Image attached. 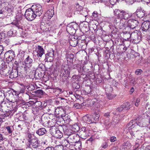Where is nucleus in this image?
I'll return each mask as SVG.
<instances>
[{"label":"nucleus","instance_id":"052dcab7","mask_svg":"<svg viewBox=\"0 0 150 150\" xmlns=\"http://www.w3.org/2000/svg\"><path fill=\"white\" fill-rule=\"evenodd\" d=\"M28 142H29V140H32L31 134H30L28 133Z\"/></svg>","mask_w":150,"mask_h":150},{"label":"nucleus","instance_id":"e433bc0d","mask_svg":"<svg viewBox=\"0 0 150 150\" xmlns=\"http://www.w3.org/2000/svg\"><path fill=\"white\" fill-rule=\"evenodd\" d=\"M62 76L61 77V80L63 83H65L67 82V79H68V77H69V76L65 74H62Z\"/></svg>","mask_w":150,"mask_h":150},{"label":"nucleus","instance_id":"c9c22d12","mask_svg":"<svg viewBox=\"0 0 150 150\" xmlns=\"http://www.w3.org/2000/svg\"><path fill=\"white\" fill-rule=\"evenodd\" d=\"M46 31H48L50 33H55V29L54 26H51L48 25L47 30H46Z\"/></svg>","mask_w":150,"mask_h":150},{"label":"nucleus","instance_id":"6e6552de","mask_svg":"<svg viewBox=\"0 0 150 150\" xmlns=\"http://www.w3.org/2000/svg\"><path fill=\"white\" fill-rule=\"evenodd\" d=\"M37 15V16H40L42 13L43 10L41 6L39 4L33 5L30 8Z\"/></svg>","mask_w":150,"mask_h":150},{"label":"nucleus","instance_id":"0eeeda50","mask_svg":"<svg viewBox=\"0 0 150 150\" xmlns=\"http://www.w3.org/2000/svg\"><path fill=\"white\" fill-rule=\"evenodd\" d=\"M139 23V21L134 19H129L127 22L126 28H129L133 29L138 26Z\"/></svg>","mask_w":150,"mask_h":150},{"label":"nucleus","instance_id":"37998d69","mask_svg":"<svg viewBox=\"0 0 150 150\" xmlns=\"http://www.w3.org/2000/svg\"><path fill=\"white\" fill-rule=\"evenodd\" d=\"M143 72V71L141 69H138L135 71V74L137 75H140Z\"/></svg>","mask_w":150,"mask_h":150},{"label":"nucleus","instance_id":"69168bd1","mask_svg":"<svg viewBox=\"0 0 150 150\" xmlns=\"http://www.w3.org/2000/svg\"><path fill=\"white\" fill-rule=\"evenodd\" d=\"M44 150H54L53 147H47Z\"/></svg>","mask_w":150,"mask_h":150},{"label":"nucleus","instance_id":"9d476101","mask_svg":"<svg viewBox=\"0 0 150 150\" xmlns=\"http://www.w3.org/2000/svg\"><path fill=\"white\" fill-rule=\"evenodd\" d=\"M15 57L14 52L12 50L6 52L4 54V57L10 62L12 61Z\"/></svg>","mask_w":150,"mask_h":150},{"label":"nucleus","instance_id":"2eb2a0df","mask_svg":"<svg viewBox=\"0 0 150 150\" xmlns=\"http://www.w3.org/2000/svg\"><path fill=\"white\" fill-rule=\"evenodd\" d=\"M12 108H10L9 109L6 111V112L4 114H2L1 115V118H3L5 117H7L9 116L11 113V115L12 116L14 114L15 112L16 111L17 109L15 107L13 108L12 107Z\"/></svg>","mask_w":150,"mask_h":150},{"label":"nucleus","instance_id":"f257e3e1","mask_svg":"<svg viewBox=\"0 0 150 150\" xmlns=\"http://www.w3.org/2000/svg\"><path fill=\"white\" fill-rule=\"evenodd\" d=\"M114 14L115 16L113 18V24L116 28L119 29L125 28L126 20L132 16L131 13L118 9L114 10Z\"/></svg>","mask_w":150,"mask_h":150},{"label":"nucleus","instance_id":"e2e57ef3","mask_svg":"<svg viewBox=\"0 0 150 150\" xmlns=\"http://www.w3.org/2000/svg\"><path fill=\"white\" fill-rule=\"evenodd\" d=\"M4 51V47L1 45H0V55H1Z\"/></svg>","mask_w":150,"mask_h":150},{"label":"nucleus","instance_id":"a211bd4d","mask_svg":"<svg viewBox=\"0 0 150 150\" xmlns=\"http://www.w3.org/2000/svg\"><path fill=\"white\" fill-rule=\"evenodd\" d=\"M54 52L53 50L49 52L45 55V60L46 61L51 62L53 60Z\"/></svg>","mask_w":150,"mask_h":150},{"label":"nucleus","instance_id":"dca6fc26","mask_svg":"<svg viewBox=\"0 0 150 150\" xmlns=\"http://www.w3.org/2000/svg\"><path fill=\"white\" fill-rule=\"evenodd\" d=\"M135 13L137 17L140 18H143L144 16H146L145 13V11L139 8L137 9Z\"/></svg>","mask_w":150,"mask_h":150},{"label":"nucleus","instance_id":"6e6d98bb","mask_svg":"<svg viewBox=\"0 0 150 150\" xmlns=\"http://www.w3.org/2000/svg\"><path fill=\"white\" fill-rule=\"evenodd\" d=\"M5 37V34L3 33H0V40L4 38Z\"/></svg>","mask_w":150,"mask_h":150},{"label":"nucleus","instance_id":"4c0bfd02","mask_svg":"<svg viewBox=\"0 0 150 150\" xmlns=\"http://www.w3.org/2000/svg\"><path fill=\"white\" fill-rule=\"evenodd\" d=\"M75 8L76 11L81 12V11H82L83 8V7L79 5L78 4H77L76 5Z\"/></svg>","mask_w":150,"mask_h":150},{"label":"nucleus","instance_id":"2f4dec72","mask_svg":"<svg viewBox=\"0 0 150 150\" xmlns=\"http://www.w3.org/2000/svg\"><path fill=\"white\" fill-rule=\"evenodd\" d=\"M130 105L129 102H127L124 103L122 105V107L125 110H129L130 108Z\"/></svg>","mask_w":150,"mask_h":150},{"label":"nucleus","instance_id":"5701e85b","mask_svg":"<svg viewBox=\"0 0 150 150\" xmlns=\"http://www.w3.org/2000/svg\"><path fill=\"white\" fill-rule=\"evenodd\" d=\"M36 51L37 53V55L38 57H41L42 55L45 53V50L42 46L38 45L36 48Z\"/></svg>","mask_w":150,"mask_h":150},{"label":"nucleus","instance_id":"7c9ffc66","mask_svg":"<svg viewBox=\"0 0 150 150\" xmlns=\"http://www.w3.org/2000/svg\"><path fill=\"white\" fill-rule=\"evenodd\" d=\"M70 143H67V144H66L65 146L68 148H69L70 150H75L74 142Z\"/></svg>","mask_w":150,"mask_h":150},{"label":"nucleus","instance_id":"4be33fe9","mask_svg":"<svg viewBox=\"0 0 150 150\" xmlns=\"http://www.w3.org/2000/svg\"><path fill=\"white\" fill-rule=\"evenodd\" d=\"M14 8L11 7H6L4 9V15H7L8 16L12 15Z\"/></svg>","mask_w":150,"mask_h":150},{"label":"nucleus","instance_id":"ea45409f","mask_svg":"<svg viewBox=\"0 0 150 150\" xmlns=\"http://www.w3.org/2000/svg\"><path fill=\"white\" fill-rule=\"evenodd\" d=\"M94 106H95V111H98V112L99 111H100L101 108V107H102V105H101L100 104L98 103L96 104V105Z\"/></svg>","mask_w":150,"mask_h":150},{"label":"nucleus","instance_id":"3c124183","mask_svg":"<svg viewBox=\"0 0 150 150\" xmlns=\"http://www.w3.org/2000/svg\"><path fill=\"white\" fill-rule=\"evenodd\" d=\"M124 145L125 146L126 148L129 149L131 147V145L130 144L129 142H127L124 144Z\"/></svg>","mask_w":150,"mask_h":150},{"label":"nucleus","instance_id":"4468645a","mask_svg":"<svg viewBox=\"0 0 150 150\" xmlns=\"http://www.w3.org/2000/svg\"><path fill=\"white\" fill-rule=\"evenodd\" d=\"M58 110V109L56 110L55 112L56 114H59V116H61V118L63 119L64 121V123L66 124L69 123L71 121L70 117H69V115L66 114L65 113L64 114H62L61 113H57V111Z\"/></svg>","mask_w":150,"mask_h":150},{"label":"nucleus","instance_id":"864d4df0","mask_svg":"<svg viewBox=\"0 0 150 150\" xmlns=\"http://www.w3.org/2000/svg\"><path fill=\"white\" fill-rule=\"evenodd\" d=\"M116 138L115 136H112L110 137V141L111 142H113L116 141Z\"/></svg>","mask_w":150,"mask_h":150},{"label":"nucleus","instance_id":"f3484780","mask_svg":"<svg viewBox=\"0 0 150 150\" xmlns=\"http://www.w3.org/2000/svg\"><path fill=\"white\" fill-rule=\"evenodd\" d=\"M91 115H87L84 116L82 119V121L83 122L86 123L88 124H90L94 122L92 118Z\"/></svg>","mask_w":150,"mask_h":150},{"label":"nucleus","instance_id":"4d7b16f0","mask_svg":"<svg viewBox=\"0 0 150 150\" xmlns=\"http://www.w3.org/2000/svg\"><path fill=\"white\" fill-rule=\"evenodd\" d=\"M118 0H110V2L111 4L114 5L115 4Z\"/></svg>","mask_w":150,"mask_h":150},{"label":"nucleus","instance_id":"1a4fd4ad","mask_svg":"<svg viewBox=\"0 0 150 150\" xmlns=\"http://www.w3.org/2000/svg\"><path fill=\"white\" fill-rule=\"evenodd\" d=\"M130 38L134 40L140 41L141 39V37L140 36V32L136 30L133 32L132 33H130Z\"/></svg>","mask_w":150,"mask_h":150},{"label":"nucleus","instance_id":"f8f14e48","mask_svg":"<svg viewBox=\"0 0 150 150\" xmlns=\"http://www.w3.org/2000/svg\"><path fill=\"white\" fill-rule=\"evenodd\" d=\"M139 119V118H138L136 119H134L131 121H130L129 123V126L131 127H134V126H135V125H134L135 123L137 125H138L141 127H143L146 126V125L143 124L141 121L139 122L138 121Z\"/></svg>","mask_w":150,"mask_h":150},{"label":"nucleus","instance_id":"0e129e2a","mask_svg":"<svg viewBox=\"0 0 150 150\" xmlns=\"http://www.w3.org/2000/svg\"><path fill=\"white\" fill-rule=\"evenodd\" d=\"M24 105H25V107L26 108H27V107H30L31 106L28 102L27 103L25 102V104Z\"/></svg>","mask_w":150,"mask_h":150},{"label":"nucleus","instance_id":"39448f33","mask_svg":"<svg viewBox=\"0 0 150 150\" xmlns=\"http://www.w3.org/2000/svg\"><path fill=\"white\" fill-rule=\"evenodd\" d=\"M91 130H89L85 127H83L80 129L79 135L81 138L86 139L90 135Z\"/></svg>","mask_w":150,"mask_h":150},{"label":"nucleus","instance_id":"680f3d73","mask_svg":"<svg viewBox=\"0 0 150 150\" xmlns=\"http://www.w3.org/2000/svg\"><path fill=\"white\" fill-rule=\"evenodd\" d=\"M126 2L128 4H132L133 3V0H126Z\"/></svg>","mask_w":150,"mask_h":150},{"label":"nucleus","instance_id":"bf43d9fd","mask_svg":"<svg viewBox=\"0 0 150 150\" xmlns=\"http://www.w3.org/2000/svg\"><path fill=\"white\" fill-rule=\"evenodd\" d=\"M98 102L96 100H92L91 101V104L94 106L96 105V104Z\"/></svg>","mask_w":150,"mask_h":150},{"label":"nucleus","instance_id":"09e8293b","mask_svg":"<svg viewBox=\"0 0 150 150\" xmlns=\"http://www.w3.org/2000/svg\"><path fill=\"white\" fill-rule=\"evenodd\" d=\"M74 106L76 108L79 109L81 108V105L78 103H76L74 104Z\"/></svg>","mask_w":150,"mask_h":150},{"label":"nucleus","instance_id":"f704fd0d","mask_svg":"<svg viewBox=\"0 0 150 150\" xmlns=\"http://www.w3.org/2000/svg\"><path fill=\"white\" fill-rule=\"evenodd\" d=\"M72 131H73L74 132H76L80 131V128L78 125L77 124H75L73 125L72 126Z\"/></svg>","mask_w":150,"mask_h":150},{"label":"nucleus","instance_id":"79ce46f5","mask_svg":"<svg viewBox=\"0 0 150 150\" xmlns=\"http://www.w3.org/2000/svg\"><path fill=\"white\" fill-rule=\"evenodd\" d=\"M72 86L73 88L76 89H79L80 87V85L77 83H73Z\"/></svg>","mask_w":150,"mask_h":150},{"label":"nucleus","instance_id":"49530a36","mask_svg":"<svg viewBox=\"0 0 150 150\" xmlns=\"http://www.w3.org/2000/svg\"><path fill=\"white\" fill-rule=\"evenodd\" d=\"M35 94L42 95L43 93V91L41 89H39L35 91Z\"/></svg>","mask_w":150,"mask_h":150},{"label":"nucleus","instance_id":"20e7f679","mask_svg":"<svg viewBox=\"0 0 150 150\" xmlns=\"http://www.w3.org/2000/svg\"><path fill=\"white\" fill-rule=\"evenodd\" d=\"M35 14L30 8L26 10L24 16L28 20L32 21L34 20L37 16V15Z\"/></svg>","mask_w":150,"mask_h":150},{"label":"nucleus","instance_id":"72a5a7b5","mask_svg":"<svg viewBox=\"0 0 150 150\" xmlns=\"http://www.w3.org/2000/svg\"><path fill=\"white\" fill-rule=\"evenodd\" d=\"M16 105H20V106H22V105H24L25 104V102L21 98L16 100Z\"/></svg>","mask_w":150,"mask_h":150},{"label":"nucleus","instance_id":"58836bf2","mask_svg":"<svg viewBox=\"0 0 150 150\" xmlns=\"http://www.w3.org/2000/svg\"><path fill=\"white\" fill-rule=\"evenodd\" d=\"M64 148L63 146L62 145H59L53 147V149L54 150H64Z\"/></svg>","mask_w":150,"mask_h":150},{"label":"nucleus","instance_id":"a18cd8bd","mask_svg":"<svg viewBox=\"0 0 150 150\" xmlns=\"http://www.w3.org/2000/svg\"><path fill=\"white\" fill-rule=\"evenodd\" d=\"M93 136L95 139H98L101 137L100 133L99 132H96Z\"/></svg>","mask_w":150,"mask_h":150},{"label":"nucleus","instance_id":"a19ab883","mask_svg":"<svg viewBox=\"0 0 150 150\" xmlns=\"http://www.w3.org/2000/svg\"><path fill=\"white\" fill-rule=\"evenodd\" d=\"M42 105V103L40 101H37L35 102L34 105V106L37 107L41 108V106Z\"/></svg>","mask_w":150,"mask_h":150},{"label":"nucleus","instance_id":"aec40b11","mask_svg":"<svg viewBox=\"0 0 150 150\" xmlns=\"http://www.w3.org/2000/svg\"><path fill=\"white\" fill-rule=\"evenodd\" d=\"M54 10L51 9L48 10L45 14V16L43 17L42 19H45L47 18L48 19H50L54 14Z\"/></svg>","mask_w":150,"mask_h":150},{"label":"nucleus","instance_id":"473e14b6","mask_svg":"<svg viewBox=\"0 0 150 150\" xmlns=\"http://www.w3.org/2000/svg\"><path fill=\"white\" fill-rule=\"evenodd\" d=\"M92 116V117L93 118L92 119L93 120L94 122V121H98L100 117L99 112H96V111H95L94 113V115Z\"/></svg>","mask_w":150,"mask_h":150},{"label":"nucleus","instance_id":"774afa93","mask_svg":"<svg viewBox=\"0 0 150 150\" xmlns=\"http://www.w3.org/2000/svg\"><path fill=\"white\" fill-rule=\"evenodd\" d=\"M118 147L117 146H115L111 148L110 150H117L118 149Z\"/></svg>","mask_w":150,"mask_h":150},{"label":"nucleus","instance_id":"423d86ee","mask_svg":"<svg viewBox=\"0 0 150 150\" xmlns=\"http://www.w3.org/2000/svg\"><path fill=\"white\" fill-rule=\"evenodd\" d=\"M78 25L75 23H71L69 24L67 27V32L72 35L74 34L76 32Z\"/></svg>","mask_w":150,"mask_h":150},{"label":"nucleus","instance_id":"b1692460","mask_svg":"<svg viewBox=\"0 0 150 150\" xmlns=\"http://www.w3.org/2000/svg\"><path fill=\"white\" fill-rule=\"evenodd\" d=\"M47 132V131L44 128H40L36 131V133L39 136L43 135L46 134Z\"/></svg>","mask_w":150,"mask_h":150},{"label":"nucleus","instance_id":"cd10ccee","mask_svg":"<svg viewBox=\"0 0 150 150\" xmlns=\"http://www.w3.org/2000/svg\"><path fill=\"white\" fill-rule=\"evenodd\" d=\"M8 133L10 134V136L12 135V132L14 130L13 127L12 126H8L5 127Z\"/></svg>","mask_w":150,"mask_h":150},{"label":"nucleus","instance_id":"f03ea898","mask_svg":"<svg viewBox=\"0 0 150 150\" xmlns=\"http://www.w3.org/2000/svg\"><path fill=\"white\" fill-rule=\"evenodd\" d=\"M27 146L34 150H39L41 149L40 142L37 138H34L32 140H29V142L27 144Z\"/></svg>","mask_w":150,"mask_h":150},{"label":"nucleus","instance_id":"412c9836","mask_svg":"<svg viewBox=\"0 0 150 150\" xmlns=\"http://www.w3.org/2000/svg\"><path fill=\"white\" fill-rule=\"evenodd\" d=\"M70 68L68 65H64L61 68V74H65L67 75L68 76H69L70 74Z\"/></svg>","mask_w":150,"mask_h":150},{"label":"nucleus","instance_id":"8fccbe9b","mask_svg":"<svg viewBox=\"0 0 150 150\" xmlns=\"http://www.w3.org/2000/svg\"><path fill=\"white\" fill-rule=\"evenodd\" d=\"M108 146V144L106 142H104L102 145L101 147L102 148L106 149Z\"/></svg>","mask_w":150,"mask_h":150},{"label":"nucleus","instance_id":"bb28decb","mask_svg":"<svg viewBox=\"0 0 150 150\" xmlns=\"http://www.w3.org/2000/svg\"><path fill=\"white\" fill-rule=\"evenodd\" d=\"M74 143L75 150H79L82 147L81 141H77Z\"/></svg>","mask_w":150,"mask_h":150},{"label":"nucleus","instance_id":"9b49d317","mask_svg":"<svg viewBox=\"0 0 150 150\" xmlns=\"http://www.w3.org/2000/svg\"><path fill=\"white\" fill-rule=\"evenodd\" d=\"M141 29L145 32H149L150 31V21H144L142 24Z\"/></svg>","mask_w":150,"mask_h":150},{"label":"nucleus","instance_id":"603ef678","mask_svg":"<svg viewBox=\"0 0 150 150\" xmlns=\"http://www.w3.org/2000/svg\"><path fill=\"white\" fill-rule=\"evenodd\" d=\"M122 105H121L120 107L117 109V111L118 112H121L123 110H124L123 108H122Z\"/></svg>","mask_w":150,"mask_h":150},{"label":"nucleus","instance_id":"de8ad7c7","mask_svg":"<svg viewBox=\"0 0 150 150\" xmlns=\"http://www.w3.org/2000/svg\"><path fill=\"white\" fill-rule=\"evenodd\" d=\"M39 109L40 108H37L34 106L32 109V110L34 112H38Z\"/></svg>","mask_w":150,"mask_h":150},{"label":"nucleus","instance_id":"5fc2aeb1","mask_svg":"<svg viewBox=\"0 0 150 150\" xmlns=\"http://www.w3.org/2000/svg\"><path fill=\"white\" fill-rule=\"evenodd\" d=\"M98 13L97 11H94L92 13V17H94L95 18H96L98 16Z\"/></svg>","mask_w":150,"mask_h":150},{"label":"nucleus","instance_id":"c756f323","mask_svg":"<svg viewBox=\"0 0 150 150\" xmlns=\"http://www.w3.org/2000/svg\"><path fill=\"white\" fill-rule=\"evenodd\" d=\"M78 72L81 75H84L86 74V69L84 68V66L82 67L80 66L79 67H77Z\"/></svg>","mask_w":150,"mask_h":150},{"label":"nucleus","instance_id":"a878e982","mask_svg":"<svg viewBox=\"0 0 150 150\" xmlns=\"http://www.w3.org/2000/svg\"><path fill=\"white\" fill-rule=\"evenodd\" d=\"M21 89L19 91L20 93H24L25 90L26 88L28 91L30 90V86L28 85H24L23 84H21Z\"/></svg>","mask_w":150,"mask_h":150},{"label":"nucleus","instance_id":"ddd939ff","mask_svg":"<svg viewBox=\"0 0 150 150\" xmlns=\"http://www.w3.org/2000/svg\"><path fill=\"white\" fill-rule=\"evenodd\" d=\"M24 62L25 65L23 64V65L24 67L25 70L27 69V68L30 67L33 63V59L29 56H28L25 59Z\"/></svg>","mask_w":150,"mask_h":150},{"label":"nucleus","instance_id":"7ed1b4c3","mask_svg":"<svg viewBox=\"0 0 150 150\" xmlns=\"http://www.w3.org/2000/svg\"><path fill=\"white\" fill-rule=\"evenodd\" d=\"M67 132V131H66ZM67 133L68 136L67 140H66L67 143H70L77 142L79 140V136L76 133H74L71 129L68 130Z\"/></svg>","mask_w":150,"mask_h":150},{"label":"nucleus","instance_id":"c85d7f7f","mask_svg":"<svg viewBox=\"0 0 150 150\" xmlns=\"http://www.w3.org/2000/svg\"><path fill=\"white\" fill-rule=\"evenodd\" d=\"M74 40H71L70 41V44L71 45L72 47H75L80 42H82V40H79L77 39L75 40L74 38Z\"/></svg>","mask_w":150,"mask_h":150},{"label":"nucleus","instance_id":"6ab92c4d","mask_svg":"<svg viewBox=\"0 0 150 150\" xmlns=\"http://www.w3.org/2000/svg\"><path fill=\"white\" fill-rule=\"evenodd\" d=\"M52 135L57 138H60L62 136V134L58 129H52Z\"/></svg>","mask_w":150,"mask_h":150},{"label":"nucleus","instance_id":"13d9d810","mask_svg":"<svg viewBox=\"0 0 150 150\" xmlns=\"http://www.w3.org/2000/svg\"><path fill=\"white\" fill-rule=\"evenodd\" d=\"M140 101V98H137L135 103V105L136 106H138L139 103V102Z\"/></svg>","mask_w":150,"mask_h":150},{"label":"nucleus","instance_id":"393cba45","mask_svg":"<svg viewBox=\"0 0 150 150\" xmlns=\"http://www.w3.org/2000/svg\"><path fill=\"white\" fill-rule=\"evenodd\" d=\"M18 75L17 69H14L12 70L10 75L9 77L11 79L16 78Z\"/></svg>","mask_w":150,"mask_h":150},{"label":"nucleus","instance_id":"338daca9","mask_svg":"<svg viewBox=\"0 0 150 150\" xmlns=\"http://www.w3.org/2000/svg\"><path fill=\"white\" fill-rule=\"evenodd\" d=\"M56 89V91L59 92V93H61L63 92L61 88H57Z\"/></svg>","mask_w":150,"mask_h":150},{"label":"nucleus","instance_id":"c03bdc74","mask_svg":"<svg viewBox=\"0 0 150 150\" xmlns=\"http://www.w3.org/2000/svg\"><path fill=\"white\" fill-rule=\"evenodd\" d=\"M106 95L107 98L109 100H111L115 97L114 96L110 93H107L106 94Z\"/></svg>","mask_w":150,"mask_h":150}]
</instances>
